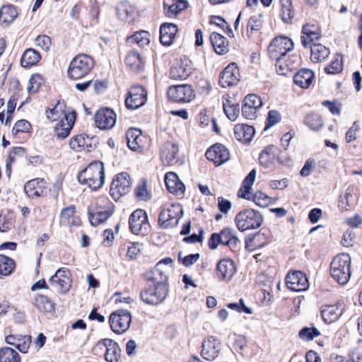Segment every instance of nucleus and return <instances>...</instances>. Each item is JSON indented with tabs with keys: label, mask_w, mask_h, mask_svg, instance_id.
Instances as JSON below:
<instances>
[{
	"label": "nucleus",
	"mask_w": 362,
	"mask_h": 362,
	"mask_svg": "<svg viewBox=\"0 0 362 362\" xmlns=\"http://www.w3.org/2000/svg\"><path fill=\"white\" fill-rule=\"evenodd\" d=\"M351 257L348 254L337 255L330 264V274L339 284H346L351 277Z\"/></svg>",
	"instance_id": "nucleus-3"
},
{
	"label": "nucleus",
	"mask_w": 362,
	"mask_h": 362,
	"mask_svg": "<svg viewBox=\"0 0 362 362\" xmlns=\"http://www.w3.org/2000/svg\"><path fill=\"white\" fill-rule=\"evenodd\" d=\"M153 286L141 292L142 300L149 305H157L167 296L168 288L165 283L153 282Z\"/></svg>",
	"instance_id": "nucleus-9"
},
{
	"label": "nucleus",
	"mask_w": 362,
	"mask_h": 362,
	"mask_svg": "<svg viewBox=\"0 0 362 362\" xmlns=\"http://www.w3.org/2000/svg\"><path fill=\"white\" fill-rule=\"evenodd\" d=\"M96 346L100 350H105V357L107 362H118L120 358L121 349L118 344L111 339L100 340Z\"/></svg>",
	"instance_id": "nucleus-15"
},
{
	"label": "nucleus",
	"mask_w": 362,
	"mask_h": 362,
	"mask_svg": "<svg viewBox=\"0 0 362 362\" xmlns=\"http://www.w3.org/2000/svg\"><path fill=\"white\" fill-rule=\"evenodd\" d=\"M177 27L174 23H165L161 25L160 28V41L166 46L170 45L177 33Z\"/></svg>",
	"instance_id": "nucleus-27"
},
{
	"label": "nucleus",
	"mask_w": 362,
	"mask_h": 362,
	"mask_svg": "<svg viewBox=\"0 0 362 362\" xmlns=\"http://www.w3.org/2000/svg\"><path fill=\"white\" fill-rule=\"evenodd\" d=\"M221 349V344L215 338L210 337L202 342V357L208 361L214 360L218 355Z\"/></svg>",
	"instance_id": "nucleus-22"
},
{
	"label": "nucleus",
	"mask_w": 362,
	"mask_h": 362,
	"mask_svg": "<svg viewBox=\"0 0 362 362\" xmlns=\"http://www.w3.org/2000/svg\"><path fill=\"white\" fill-rule=\"evenodd\" d=\"M117 121L115 112L110 108H103L98 110L95 115V122L100 129H112Z\"/></svg>",
	"instance_id": "nucleus-16"
},
{
	"label": "nucleus",
	"mask_w": 362,
	"mask_h": 362,
	"mask_svg": "<svg viewBox=\"0 0 362 362\" xmlns=\"http://www.w3.org/2000/svg\"><path fill=\"white\" fill-rule=\"evenodd\" d=\"M112 210L98 211L95 213H89V221L92 226H98L106 221L112 214Z\"/></svg>",
	"instance_id": "nucleus-44"
},
{
	"label": "nucleus",
	"mask_w": 362,
	"mask_h": 362,
	"mask_svg": "<svg viewBox=\"0 0 362 362\" xmlns=\"http://www.w3.org/2000/svg\"><path fill=\"white\" fill-rule=\"evenodd\" d=\"M272 150V147L267 148L259 154V162L266 168H270L274 163L275 155L271 152Z\"/></svg>",
	"instance_id": "nucleus-49"
},
{
	"label": "nucleus",
	"mask_w": 362,
	"mask_h": 362,
	"mask_svg": "<svg viewBox=\"0 0 362 362\" xmlns=\"http://www.w3.org/2000/svg\"><path fill=\"white\" fill-rule=\"evenodd\" d=\"M151 35L148 32L141 30L135 33L132 36L127 38V42L129 44H136L141 47H144L150 42Z\"/></svg>",
	"instance_id": "nucleus-43"
},
{
	"label": "nucleus",
	"mask_w": 362,
	"mask_h": 362,
	"mask_svg": "<svg viewBox=\"0 0 362 362\" xmlns=\"http://www.w3.org/2000/svg\"><path fill=\"white\" fill-rule=\"evenodd\" d=\"M329 49L322 44H315L311 45L310 59L315 63L321 62L329 55Z\"/></svg>",
	"instance_id": "nucleus-35"
},
{
	"label": "nucleus",
	"mask_w": 362,
	"mask_h": 362,
	"mask_svg": "<svg viewBox=\"0 0 362 362\" xmlns=\"http://www.w3.org/2000/svg\"><path fill=\"white\" fill-rule=\"evenodd\" d=\"M228 308L235 310L239 313H245L247 314H252V310L248 307H247L243 299H240L238 303H233L228 304Z\"/></svg>",
	"instance_id": "nucleus-63"
},
{
	"label": "nucleus",
	"mask_w": 362,
	"mask_h": 362,
	"mask_svg": "<svg viewBox=\"0 0 362 362\" xmlns=\"http://www.w3.org/2000/svg\"><path fill=\"white\" fill-rule=\"evenodd\" d=\"M93 67V59L84 54L75 57L70 63L69 76L73 79H78L86 76Z\"/></svg>",
	"instance_id": "nucleus-5"
},
{
	"label": "nucleus",
	"mask_w": 362,
	"mask_h": 362,
	"mask_svg": "<svg viewBox=\"0 0 362 362\" xmlns=\"http://www.w3.org/2000/svg\"><path fill=\"white\" fill-rule=\"evenodd\" d=\"M65 109V105L63 103L58 102L52 109L46 111L47 119L52 122H56L69 112V111H66Z\"/></svg>",
	"instance_id": "nucleus-41"
},
{
	"label": "nucleus",
	"mask_w": 362,
	"mask_h": 362,
	"mask_svg": "<svg viewBox=\"0 0 362 362\" xmlns=\"http://www.w3.org/2000/svg\"><path fill=\"white\" fill-rule=\"evenodd\" d=\"M5 341L8 345L15 347L20 352L26 354L30 346L32 339L30 335L21 334H10L5 337Z\"/></svg>",
	"instance_id": "nucleus-20"
},
{
	"label": "nucleus",
	"mask_w": 362,
	"mask_h": 362,
	"mask_svg": "<svg viewBox=\"0 0 362 362\" xmlns=\"http://www.w3.org/2000/svg\"><path fill=\"white\" fill-rule=\"evenodd\" d=\"M262 15L255 14L250 18L247 24V33L253 30H259L262 25Z\"/></svg>",
	"instance_id": "nucleus-57"
},
{
	"label": "nucleus",
	"mask_w": 362,
	"mask_h": 362,
	"mask_svg": "<svg viewBox=\"0 0 362 362\" xmlns=\"http://www.w3.org/2000/svg\"><path fill=\"white\" fill-rule=\"evenodd\" d=\"M131 186L129 175L127 173H119L111 183L110 194L115 200H117L130 191Z\"/></svg>",
	"instance_id": "nucleus-11"
},
{
	"label": "nucleus",
	"mask_w": 362,
	"mask_h": 362,
	"mask_svg": "<svg viewBox=\"0 0 362 362\" xmlns=\"http://www.w3.org/2000/svg\"><path fill=\"white\" fill-rule=\"evenodd\" d=\"M255 134V129L247 124H238L234 127V135L237 140L243 143L252 141Z\"/></svg>",
	"instance_id": "nucleus-28"
},
{
	"label": "nucleus",
	"mask_w": 362,
	"mask_h": 362,
	"mask_svg": "<svg viewBox=\"0 0 362 362\" xmlns=\"http://www.w3.org/2000/svg\"><path fill=\"white\" fill-rule=\"evenodd\" d=\"M342 69L343 62L341 56L337 55L331 64L325 67V71L328 74H336L341 72Z\"/></svg>",
	"instance_id": "nucleus-53"
},
{
	"label": "nucleus",
	"mask_w": 362,
	"mask_h": 362,
	"mask_svg": "<svg viewBox=\"0 0 362 362\" xmlns=\"http://www.w3.org/2000/svg\"><path fill=\"white\" fill-rule=\"evenodd\" d=\"M36 308L44 313L52 314L54 310V303L45 296L37 294L34 299Z\"/></svg>",
	"instance_id": "nucleus-38"
},
{
	"label": "nucleus",
	"mask_w": 362,
	"mask_h": 362,
	"mask_svg": "<svg viewBox=\"0 0 362 362\" xmlns=\"http://www.w3.org/2000/svg\"><path fill=\"white\" fill-rule=\"evenodd\" d=\"M132 232L136 235H144L149 227L146 213L142 209L134 211L129 220Z\"/></svg>",
	"instance_id": "nucleus-14"
},
{
	"label": "nucleus",
	"mask_w": 362,
	"mask_h": 362,
	"mask_svg": "<svg viewBox=\"0 0 362 362\" xmlns=\"http://www.w3.org/2000/svg\"><path fill=\"white\" fill-rule=\"evenodd\" d=\"M76 119V114L70 111L63 118L57 120L54 126V132L57 137L61 139L66 138L74 126Z\"/></svg>",
	"instance_id": "nucleus-17"
},
{
	"label": "nucleus",
	"mask_w": 362,
	"mask_h": 362,
	"mask_svg": "<svg viewBox=\"0 0 362 362\" xmlns=\"http://www.w3.org/2000/svg\"><path fill=\"white\" fill-rule=\"evenodd\" d=\"M304 123L313 131H319L323 126L322 117L315 113L308 115L304 119Z\"/></svg>",
	"instance_id": "nucleus-46"
},
{
	"label": "nucleus",
	"mask_w": 362,
	"mask_h": 362,
	"mask_svg": "<svg viewBox=\"0 0 362 362\" xmlns=\"http://www.w3.org/2000/svg\"><path fill=\"white\" fill-rule=\"evenodd\" d=\"M179 152V146L173 142L165 143L161 148L160 156L163 160L168 164L172 162Z\"/></svg>",
	"instance_id": "nucleus-34"
},
{
	"label": "nucleus",
	"mask_w": 362,
	"mask_h": 362,
	"mask_svg": "<svg viewBox=\"0 0 362 362\" xmlns=\"http://www.w3.org/2000/svg\"><path fill=\"white\" fill-rule=\"evenodd\" d=\"M165 185L168 190L177 195H182L185 192V185L179 179L177 175L173 172L165 175Z\"/></svg>",
	"instance_id": "nucleus-25"
},
{
	"label": "nucleus",
	"mask_w": 362,
	"mask_h": 362,
	"mask_svg": "<svg viewBox=\"0 0 362 362\" xmlns=\"http://www.w3.org/2000/svg\"><path fill=\"white\" fill-rule=\"evenodd\" d=\"M78 182L86 185L93 190L100 188L105 182V172L103 164L95 161L89 164L78 175Z\"/></svg>",
	"instance_id": "nucleus-2"
},
{
	"label": "nucleus",
	"mask_w": 362,
	"mask_h": 362,
	"mask_svg": "<svg viewBox=\"0 0 362 362\" xmlns=\"http://www.w3.org/2000/svg\"><path fill=\"white\" fill-rule=\"evenodd\" d=\"M35 45L40 47L41 49L47 52L52 45L51 38L45 35H38L35 41Z\"/></svg>",
	"instance_id": "nucleus-59"
},
{
	"label": "nucleus",
	"mask_w": 362,
	"mask_h": 362,
	"mask_svg": "<svg viewBox=\"0 0 362 362\" xmlns=\"http://www.w3.org/2000/svg\"><path fill=\"white\" fill-rule=\"evenodd\" d=\"M239 242L236 232L231 228H223L218 233H213L209 240V246L214 250L219 245H226L230 249L236 247Z\"/></svg>",
	"instance_id": "nucleus-6"
},
{
	"label": "nucleus",
	"mask_w": 362,
	"mask_h": 362,
	"mask_svg": "<svg viewBox=\"0 0 362 362\" xmlns=\"http://www.w3.org/2000/svg\"><path fill=\"white\" fill-rule=\"evenodd\" d=\"M279 2L282 21L286 23H291L294 16L293 0H279Z\"/></svg>",
	"instance_id": "nucleus-37"
},
{
	"label": "nucleus",
	"mask_w": 362,
	"mask_h": 362,
	"mask_svg": "<svg viewBox=\"0 0 362 362\" xmlns=\"http://www.w3.org/2000/svg\"><path fill=\"white\" fill-rule=\"evenodd\" d=\"M18 12L12 5L2 6L0 9V23L7 25L12 23L17 17Z\"/></svg>",
	"instance_id": "nucleus-40"
},
{
	"label": "nucleus",
	"mask_w": 362,
	"mask_h": 362,
	"mask_svg": "<svg viewBox=\"0 0 362 362\" xmlns=\"http://www.w3.org/2000/svg\"><path fill=\"white\" fill-rule=\"evenodd\" d=\"M189 74L181 65L173 66L170 71V76L173 79H185Z\"/></svg>",
	"instance_id": "nucleus-58"
},
{
	"label": "nucleus",
	"mask_w": 362,
	"mask_h": 362,
	"mask_svg": "<svg viewBox=\"0 0 362 362\" xmlns=\"http://www.w3.org/2000/svg\"><path fill=\"white\" fill-rule=\"evenodd\" d=\"M296 292L305 291L309 288L310 284L305 274L296 271Z\"/></svg>",
	"instance_id": "nucleus-50"
},
{
	"label": "nucleus",
	"mask_w": 362,
	"mask_h": 362,
	"mask_svg": "<svg viewBox=\"0 0 362 362\" xmlns=\"http://www.w3.org/2000/svg\"><path fill=\"white\" fill-rule=\"evenodd\" d=\"M223 105L227 117L231 121L236 120L240 113L239 105L233 103L231 98H226L223 102Z\"/></svg>",
	"instance_id": "nucleus-39"
},
{
	"label": "nucleus",
	"mask_w": 362,
	"mask_h": 362,
	"mask_svg": "<svg viewBox=\"0 0 362 362\" xmlns=\"http://www.w3.org/2000/svg\"><path fill=\"white\" fill-rule=\"evenodd\" d=\"M281 119V117L279 112L276 110H270L268 112L267 122L264 127V130H267L271 127L277 124Z\"/></svg>",
	"instance_id": "nucleus-61"
},
{
	"label": "nucleus",
	"mask_w": 362,
	"mask_h": 362,
	"mask_svg": "<svg viewBox=\"0 0 362 362\" xmlns=\"http://www.w3.org/2000/svg\"><path fill=\"white\" fill-rule=\"evenodd\" d=\"M69 145L72 149L80 151L81 148L86 145V139L82 134L77 135L71 139Z\"/></svg>",
	"instance_id": "nucleus-60"
},
{
	"label": "nucleus",
	"mask_w": 362,
	"mask_h": 362,
	"mask_svg": "<svg viewBox=\"0 0 362 362\" xmlns=\"http://www.w3.org/2000/svg\"><path fill=\"white\" fill-rule=\"evenodd\" d=\"M14 268L15 262L11 258L0 255V276L10 275Z\"/></svg>",
	"instance_id": "nucleus-45"
},
{
	"label": "nucleus",
	"mask_w": 362,
	"mask_h": 362,
	"mask_svg": "<svg viewBox=\"0 0 362 362\" xmlns=\"http://www.w3.org/2000/svg\"><path fill=\"white\" fill-rule=\"evenodd\" d=\"M256 178V170H252L245 178L243 185L238 192V197L250 200L252 199V185Z\"/></svg>",
	"instance_id": "nucleus-31"
},
{
	"label": "nucleus",
	"mask_w": 362,
	"mask_h": 362,
	"mask_svg": "<svg viewBox=\"0 0 362 362\" xmlns=\"http://www.w3.org/2000/svg\"><path fill=\"white\" fill-rule=\"evenodd\" d=\"M239 69L236 64L231 63L221 73L219 83L223 88L237 84L240 80Z\"/></svg>",
	"instance_id": "nucleus-19"
},
{
	"label": "nucleus",
	"mask_w": 362,
	"mask_h": 362,
	"mask_svg": "<svg viewBox=\"0 0 362 362\" xmlns=\"http://www.w3.org/2000/svg\"><path fill=\"white\" fill-rule=\"evenodd\" d=\"M75 207L69 206L63 209L60 214L61 223L63 225H74L76 223Z\"/></svg>",
	"instance_id": "nucleus-47"
},
{
	"label": "nucleus",
	"mask_w": 362,
	"mask_h": 362,
	"mask_svg": "<svg viewBox=\"0 0 362 362\" xmlns=\"http://www.w3.org/2000/svg\"><path fill=\"white\" fill-rule=\"evenodd\" d=\"M352 360L355 362H362V339H358L357 345L351 354Z\"/></svg>",
	"instance_id": "nucleus-64"
},
{
	"label": "nucleus",
	"mask_w": 362,
	"mask_h": 362,
	"mask_svg": "<svg viewBox=\"0 0 362 362\" xmlns=\"http://www.w3.org/2000/svg\"><path fill=\"white\" fill-rule=\"evenodd\" d=\"M205 156L208 160L213 161L216 165L225 163L230 158L228 150L221 144L212 146L206 151Z\"/></svg>",
	"instance_id": "nucleus-18"
},
{
	"label": "nucleus",
	"mask_w": 362,
	"mask_h": 362,
	"mask_svg": "<svg viewBox=\"0 0 362 362\" xmlns=\"http://www.w3.org/2000/svg\"><path fill=\"white\" fill-rule=\"evenodd\" d=\"M125 63L127 66L135 71L141 69L144 65L142 58L136 51H131L127 54Z\"/></svg>",
	"instance_id": "nucleus-42"
},
{
	"label": "nucleus",
	"mask_w": 362,
	"mask_h": 362,
	"mask_svg": "<svg viewBox=\"0 0 362 362\" xmlns=\"http://www.w3.org/2000/svg\"><path fill=\"white\" fill-rule=\"evenodd\" d=\"M315 74L309 69H301L296 73V85L302 88H308L312 83Z\"/></svg>",
	"instance_id": "nucleus-33"
},
{
	"label": "nucleus",
	"mask_w": 362,
	"mask_h": 362,
	"mask_svg": "<svg viewBox=\"0 0 362 362\" xmlns=\"http://www.w3.org/2000/svg\"><path fill=\"white\" fill-rule=\"evenodd\" d=\"M291 39L280 36L274 38L268 47L269 57L276 60L277 72L283 76L293 74L294 69L293 54H289L293 49Z\"/></svg>",
	"instance_id": "nucleus-1"
},
{
	"label": "nucleus",
	"mask_w": 362,
	"mask_h": 362,
	"mask_svg": "<svg viewBox=\"0 0 362 362\" xmlns=\"http://www.w3.org/2000/svg\"><path fill=\"white\" fill-rule=\"evenodd\" d=\"M323 320L328 324L337 321L341 315V309L337 305H324L321 310Z\"/></svg>",
	"instance_id": "nucleus-30"
},
{
	"label": "nucleus",
	"mask_w": 362,
	"mask_h": 362,
	"mask_svg": "<svg viewBox=\"0 0 362 362\" xmlns=\"http://www.w3.org/2000/svg\"><path fill=\"white\" fill-rule=\"evenodd\" d=\"M217 275L225 281H229L235 274V266L231 259H221L217 264Z\"/></svg>",
	"instance_id": "nucleus-24"
},
{
	"label": "nucleus",
	"mask_w": 362,
	"mask_h": 362,
	"mask_svg": "<svg viewBox=\"0 0 362 362\" xmlns=\"http://www.w3.org/2000/svg\"><path fill=\"white\" fill-rule=\"evenodd\" d=\"M127 145L133 151H140L144 146V136L139 129L132 128L126 133Z\"/></svg>",
	"instance_id": "nucleus-23"
},
{
	"label": "nucleus",
	"mask_w": 362,
	"mask_h": 362,
	"mask_svg": "<svg viewBox=\"0 0 362 362\" xmlns=\"http://www.w3.org/2000/svg\"><path fill=\"white\" fill-rule=\"evenodd\" d=\"M320 335V332L314 327H305L298 333L299 338L303 341L313 340L315 337H317Z\"/></svg>",
	"instance_id": "nucleus-51"
},
{
	"label": "nucleus",
	"mask_w": 362,
	"mask_h": 362,
	"mask_svg": "<svg viewBox=\"0 0 362 362\" xmlns=\"http://www.w3.org/2000/svg\"><path fill=\"white\" fill-rule=\"evenodd\" d=\"M0 362H20L18 354L10 347L0 349Z\"/></svg>",
	"instance_id": "nucleus-48"
},
{
	"label": "nucleus",
	"mask_w": 362,
	"mask_h": 362,
	"mask_svg": "<svg viewBox=\"0 0 362 362\" xmlns=\"http://www.w3.org/2000/svg\"><path fill=\"white\" fill-rule=\"evenodd\" d=\"M43 79L41 75L38 74H33L29 81V86L27 88L28 92L30 94H33L36 93L40 88Z\"/></svg>",
	"instance_id": "nucleus-56"
},
{
	"label": "nucleus",
	"mask_w": 362,
	"mask_h": 362,
	"mask_svg": "<svg viewBox=\"0 0 362 362\" xmlns=\"http://www.w3.org/2000/svg\"><path fill=\"white\" fill-rule=\"evenodd\" d=\"M182 216V206L178 204H166L159 216V221L163 228L174 227L178 224Z\"/></svg>",
	"instance_id": "nucleus-8"
},
{
	"label": "nucleus",
	"mask_w": 362,
	"mask_h": 362,
	"mask_svg": "<svg viewBox=\"0 0 362 362\" xmlns=\"http://www.w3.org/2000/svg\"><path fill=\"white\" fill-rule=\"evenodd\" d=\"M320 37V34L317 32V28L315 25H305L303 27L300 41L305 47Z\"/></svg>",
	"instance_id": "nucleus-29"
},
{
	"label": "nucleus",
	"mask_w": 362,
	"mask_h": 362,
	"mask_svg": "<svg viewBox=\"0 0 362 362\" xmlns=\"http://www.w3.org/2000/svg\"><path fill=\"white\" fill-rule=\"evenodd\" d=\"M24 191L30 198L44 196L47 193V182L42 178L33 179L25 183Z\"/></svg>",
	"instance_id": "nucleus-21"
},
{
	"label": "nucleus",
	"mask_w": 362,
	"mask_h": 362,
	"mask_svg": "<svg viewBox=\"0 0 362 362\" xmlns=\"http://www.w3.org/2000/svg\"><path fill=\"white\" fill-rule=\"evenodd\" d=\"M131 313L124 309H118L111 313L109 317L110 328L113 332L121 334L126 332L132 322Z\"/></svg>",
	"instance_id": "nucleus-7"
},
{
	"label": "nucleus",
	"mask_w": 362,
	"mask_h": 362,
	"mask_svg": "<svg viewBox=\"0 0 362 362\" xmlns=\"http://www.w3.org/2000/svg\"><path fill=\"white\" fill-rule=\"evenodd\" d=\"M51 286L61 294L67 293L71 287L70 272L65 268L59 269L49 279Z\"/></svg>",
	"instance_id": "nucleus-10"
},
{
	"label": "nucleus",
	"mask_w": 362,
	"mask_h": 362,
	"mask_svg": "<svg viewBox=\"0 0 362 362\" xmlns=\"http://www.w3.org/2000/svg\"><path fill=\"white\" fill-rule=\"evenodd\" d=\"M256 205L260 207L267 206L272 202V198L263 193L257 192L255 194H252V199Z\"/></svg>",
	"instance_id": "nucleus-55"
},
{
	"label": "nucleus",
	"mask_w": 362,
	"mask_h": 362,
	"mask_svg": "<svg viewBox=\"0 0 362 362\" xmlns=\"http://www.w3.org/2000/svg\"><path fill=\"white\" fill-rule=\"evenodd\" d=\"M165 13L169 18L175 17L182 11L188 7L185 0H164Z\"/></svg>",
	"instance_id": "nucleus-26"
},
{
	"label": "nucleus",
	"mask_w": 362,
	"mask_h": 362,
	"mask_svg": "<svg viewBox=\"0 0 362 362\" xmlns=\"http://www.w3.org/2000/svg\"><path fill=\"white\" fill-rule=\"evenodd\" d=\"M134 194L136 197L140 201H147L151 199V194L147 189L146 182L141 181L136 187Z\"/></svg>",
	"instance_id": "nucleus-52"
},
{
	"label": "nucleus",
	"mask_w": 362,
	"mask_h": 362,
	"mask_svg": "<svg viewBox=\"0 0 362 362\" xmlns=\"http://www.w3.org/2000/svg\"><path fill=\"white\" fill-rule=\"evenodd\" d=\"M31 129L30 122L25 119H21L16 122L13 129V134H17L18 132H28Z\"/></svg>",
	"instance_id": "nucleus-62"
},
{
	"label": "nucleus",
	"mask_w": 362,
	"mask_h": 362,
	"mask_svg": "<svg viewBox=\"0 0 362 362\" xmlns=\"http://www.w3.org/2000/svg\"><path fill=\"white\" fill-rule=\"evenodd\" d=\"M210 39L214 51L218 54H225L228 52V42L225 37L214 32L211 33Z\"/></svg>",
	"instance_id": "nucleus-32"
},
{
	"label": "nucleus",
	"mask_w": 362,
	"mask_h": 362,
	"mask_svg": "<svg viewBox=\"0 0 362 362\" xmlns=\"http://www.w3.org/2000/svg\"><path fill=\"white\" fill-rule=\"evenodd\" d=\"M147 100V92L141 86L132 87L125 100V105L129 110H136L143 106Z\"/></svg>",
	"instance_id": "nucleus-13"
},
{
	"label": "nucleus",
	"mask_w": 362,
	"mask_h": 362,
	"mask_svg": "<svg viewBox=\"0 0 362 362\" xmlns=\"http://www.w3.org/2000/svg\"><path fill=\"white\" fill-rule=\"evenodd\" d=\"M237 228L244 232L259 228L263 222V216L258 211L248 209L240 211L235 217Z\"/></svg>",
	"instance_id": "nucleus-4"
},
{
	"label": "nucleus",
	"mask_w": 362,
	"mask_h": 362,
	"mask_svg": "<svg viewBox=\"0 0 362 362\" xmlns=\"http://www.w3.org/2000/svg\"><path fill=\"white\" fill-rule=\"evenodd\" d=\"M168 96L172 101L185 103L192 101L195 94L191 86L184 84L169 87Z\"/></svg>",
	"instance_id": "nucleus-12"
},
{
	"label": "nucleus",
	"mask_w": 362,
	"mask_h": 362,
	"mask_svg": "<svg viewBox=\"0 0 362 362\" xmlns=\"http://www.w3.org/2000/svg\"><path fill=\"white\" fill-rule=\"evenodd\" d=\"M245 109L252 108L257 110L262 105V101L260 97L255 94H250L245 97L244 100Z\"/></svg>",
	"instance_id": "nucleus-54"
},
{
	"label": "nucleus",
	"mask_w": 362,
	"mask_h": 362,
	"mask_svg": "<svg viewBox=\"0 0 362 362\" xmlns=\"http://www.w3.org/2000/svg\"><path fill=\"white\" fill-rule=\"evenodd\" d=\"M41 59L40 53L32 48L27 49L21 59V64L23 67H30L35 65Z\"/></svg>",
	"instance_id": "nucleus-36"
}]
</instances>
